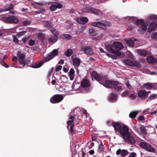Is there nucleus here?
Masks as SVG:
<instances>
[{
  "label": "nucleus",
  "mask_w": 157,
  "mask_h": 157,
  "mask_svg": "<svg viewBox=\"0 0 157 157\" xmlns=\"http://www.w3.org/2000/svg\"><path fill=\"white\" fill-rule=\"evenodd\" d=\"M121 153V151L120 149H119L116 151V154L117 155H119Z\"/></svg>",
  "instance_id": "62"
},
{
  "label": "nucleus",
  "mask_w": 157,
  "mask_h": 157,
  "mask_svg": "<svg viewBox=\"0 0 157 157\" xmlns=\"http://www.w3.org/2000/svg\"><path fill=\"white\" fill-rule=\"evenodd\" d=\"M145 150L149 152H154L155 150L154 148L152 147L151 145L147 143L146 145V147L144 148Z\"/></svg>",
  "instance_id": "28"
},
{
  "label": "nucleus",
  "mask_w": 157,
  "mask_h": 157,
  "mask_svg": "<svg viewBox=\"0 0 157 157\" xmlns=\"http://www.w3.org/2000/svg\"><path fill=\"white\" fill-rule=\"evenodd\" d=\"M129 91L128 90H125L121 94V96H123V94H129Z\"/></svg>",
  "instance_id": "59"
},
{
  "label": "nucleus",
  "mask_w": 157,
  "mask_h": 157,
  "mask_svg": "<svg viewBox=\"0 0 157 157\" xmlns=\"http://www.w3.org/2000/svg\"><path fill=\"white\" fill-rule=\"evenodd\" d=\"M75 70L73 68L70 69L69 72L68 76L70 77V80H74L75 78Z\"/></svg>",
  "instance_id": "25"
},
{
  "label": "nucleus",
  "mask_w": 157,
  "mask_h": 157,
  "mask_svg": "<svg viewBox=\"0 0 157 157\" xmlns=\"http://www.w3.org/2000/svg\"><path fill=\"white\" fill-rule=\"evenodd\" d=\"M147 19L149 20H151L157 21V15H156L150 14L147 16Z\"/></svg>",
  "instance_id": "30"
},
{
  "label": "nucleus",
  "mask_w": 157,
  "mask_h": 157,
  "mask_svg": "<svg viewBox=\"0 0 157 157\" xmlns=\"http://www.w3.org/2000/svg\"><path fill=\"white\" fill-rule=\"evenodd\" d=\"M112 125L114 128L115 130L119 132L122 127L121 125L119 124L114 122H112Z\"/></svg>",
  "instance_id": "23"
},
{
  "label": "nucleus",
  "mask_w": 157,
  "mask_h": 157,
  "mask_svg": "<svg viewBox=\"0 0 157 157\" xmlns=\"http://www.w3.org/2000/svg\"><path fill=\"white\" fill-rule=\"evenodd\" d=\"M59 51L58 49H54L52 52L48 54L47 56L44 57V61L47 62L52 59L58 54Z\"/></svg>",
  "instance_id": "9"
},
{
  "label": "nucleus",
  "mask_w": 157,
  "mask_h": 157,
  "mask_svg": "<svg viewBox=\"0 0 157 157\" xmlns=\"http://www.w3.org/2000/svg\"><path fill=\"white\" fill-rule=\"evenodd\" d=\"M16 13V12L15 11H14L13 10H10V13H11V14H15Z\"/></svg>",
  "instance_id": "63"
},
{
  "label": "nucleus",
  "mask_w": 157,
  "mask_h": 157,
  "mask_svg": "<svg viewBox=\"0 0 157 157\" xmlns=\"http://www.w3.org/2000/svg\"><path fill=\"white\" fill-rule=\"evenodd\" d=\"M128 154V152L127 150H123L121 151V155L122 156L124 157Z\"/></svg>",
  "instance_id": "40"
},
{
  "label": "nucleus",
  "mask_w": 157,
  "mask_h": 157,
  "mask_svg": "<svg viewBox=\"0 0 157 157\" xmlns=\"http://www.w3.org/2000/svg\"><path fill=\"white\" fill-rule=\"evenodd\" d=\"M44 24L45 26L47 27H50L51 25V23L47 21L44 22Z\"/></svg>",
  "instance_id": "49"
},
{
  "label": "nucleus",
  "mask_w": 157,
  "mask_h": 157,
  "mask_svg": "<svg viewBox=\"0 0 157 157\" xmlns=\"http://www.w3.org/2000/svg\"><path fill=\"white\" fill-rule=\"evenodd\" d=\"M139 129L140 130V132L143 134L145 135L147 133V132L145 127L143 125H141L139 127Z\"/></svg>",
  "instance_id": "32"
},
{
  "label": "nucleus",
  "mask_w": 157,
  "mask_h": 157,
  "mask_svg": "<svg viewBox=\"0 0 157 157\" xmlns=\"http://www.w3.org/2000/svg\"><path fill=\"white\" fill-rule=\"evenodd\" d=\"M147 71L146 72V73H147L148 74H150L151 75H154L156 73L155 71V72H150L149 70H147Z\"/></svg>",
  "instance_id": "55"
},
{
  "label": "nucleus",
  "mask_w": 157,
  "mask_h": 157,
  "mask_svg": "<svg viewBox=\"0 0 157 157\" xmlns=\"http://www.w3.org/2000/svg\"><path fill=\"white\" fill-rule=\"evenodd\" d=\"M105 47L108 52L114 55H112L107 53V56L109 57H111L113 59H117V56H120L121 55V52L120 51L113 49L112 47L110 44L106 45Z\"/></svg>",
  "instance_id": "4"
},
{
  "label": "nucleus",
  "mask_w": 157,
  "mask_h": 157,
  "mask_svg": "<svg viewBox=\"0 0 157 157\" xmlns=\"http://www.w3.org/2000/svg\"><path fill=\"white\" fill-rule=\"evenodd\" d=\"M151 37L152 39H157V32L152 33L151 35Z\"/></svg>",
  "instance_id": "42"
},
{
  "label": "nucleus",
  "mask_w": 157,
  "mask_h": 157,
  "mask_svg": "<svg viewBox=\"0 0 157 157\" xmlns=\"http://www.w3.org/2000/svg\"><path fill=\"white\" fill-rule=\"evenodd\" d=\"M126 85L127 86V87L129 89H131V86L130 84H129L128 81H127L126 82Z\"/></svg>",
  "instance_id": "58"
},
{
  "label": "nucleus",
  "mask_w": 157,
  "mask_h": 157,
  "mask_svg": "<svg viewBox=\"0 0 157 157\" xmlns=\"http://www.w3.org/2000/svg\"><path fill=\"white\" fill-rule=\"evenodd\" d=\"M91 77L92 79L94 78L100 84H102L104 86V84L105 81V80L106 79L105 76H103L98 75L96 71H94L91 74Z\"/></svg>",
  "instance_id": "5"
},
{
  "label": "nucleus",
  "mask_w": 157,
  "mask_h": 157,
  "mask_svg": "<svg viewBox=\"0 0 157 157\" xmlns=\"http://www.w3.org/2000/svg\"><path fill=\"white\" fill-rule=\"evenodd\" d=\"M26 31H22L20 32L19 33L17 34V36L18 37H20L21 36L24 35L26 33Z\"/></svg>",
  "instance_id": "44"
},
{
  "label": "nucleus",
  "mask_w": 157,
  "mask_h": 157,
  "mask_svg": "<svg viewBox=\"0 0 157 157\" xmlns=\"http://www.w3.org/2000/svg\"><path fill=\"white\" fill-rule=\"evenodd\" d=\"M35 41L33 40H31L29 41V45L30 46H32L35 44Z\"/></svg>",
  "instance_id": "51"
},
{
  "label": "nucleus",
  "mask_w": 157,
  "mask_h": 157,
  "mask_svg": "<svg viewBox=\"0 0 157 157\" xmlns=\"http://www.w3.org/2000/svg\"><path fill=\"white\" fill-rule=\"evenodd\" d=\"M56 3V7H57V9L58 8L60 9V8H62L63 6L61 4L58 3Z\"/></svg>",
  "instance_id": "56"
},
{
  "label": "nucleus",
  "mask_w": 157,
  "mask_h": 157,
  "mask_svg": "<svg viewBox=\"0 0 157 157\" xmlns=\"http://www.w3.org/2000/svg\"><path fill=\"white\" fill-rule=\"evenodd\" d=\"M63 98L62 95L56 94L51 98L50 101L52 103H56L60 102Z\"/></svg>",
  "instance_id": "11"
},
{
  "label": "nucleus",
  "mask_w": 157,
  "mask_h": 157,
  "mask_svg": "<svg viewBox=\"0 0 157 157\" xmlns=\"http://www.w3.org/2000/svg\"><path fill=\"white\" fill-rule=\"evenodd\" d=\"M17 56L19 58V61L20 64L23 65L24 67L25 65V62L24 60V59L25 57V55L23 53H21L20 52H18L17 53Z\"/></svg>",
  "instance_id": "16"
},
{
  "label": "nucleus",
  "mask_w": 157,
  "mask_h": 157,
  "mask_svg": "<svg viewBox=\"0 0 157 157\" xmlns=\"http://www.w3.org/2000/svg\"><path fill=\"white\" fill-rule=\"evenodd\" d=\"M119 133L122 135L123 138L129 133L128 132V128L127 126L124 125L122 127Z\"/></svg>",
  "instance_id": "14"
},
{
  "label": "nucleus",
  "mask_w": 157,
  "mask_h": 157,
  "mask_svg": "<svg viewBox=\"0 0 157 157\" xmlns=\"http://www.w3.org/2000/svg\"><path fill=\"white\" fill-rule=\"evenodd\" d=\"M72 52V50L71 49H68L66 52V55L67 57H69L71 55Z\"/></svg>",
  "instance_id": "39"
},
{
  "label": "nucleus",
  "mask_w": 157,
  "mask_h": 157,
  "mask_svg": "<svg viewBox=\"0 0 157 157\" xmlns=\"http://www.w3.org/2000/svg\"><path fill=\"white\" fill-rule=\"evenodd\" d=\"M90 85V83L89 80L86 78H84L82 81L81 86L83 88H87Z\"/></svg>",
  "instance_id": "19"
},
{
  "label": "nucleus",
  "mask_w": 157,
  "mask_h": 157,
  "mask_svg": "<svg viewBox=\"0 0 157 157\" xmlns=\"http://www.w3.org/2000/svg\"><path fill=\"white\" fill-rule=\"evenodd\" d=\"M89 32L90 35L92 36L96 35L97 34V32L92 29H90Z\"/></svg>",
  "instance_id": "37"
},
{
  "label": "nucleus",
  "mask_w": 157,
  "mask_h": 157,
  "mask_svg": "<svg viewBox=\"0 0 157 157\" xmlns=\"http://www.w3.org/2000/svg\"><path fill=\"white\" fill-rule=\"evenodd\" d=\"M147 59L148 62L150 63H153L156 62L157 60L153 57L148 56L147 57Z\"/></svg>",
  "instance_id": "31"
},
{
  "label": "nucleus",
  "mask_w": 157,
  "mask_h": 157,
  "mask_svg": "<svg viewBox=\"0 0 157 157\" xmlns=\"http://www.w3.org/2000/svg\"><path fill=\"white\" fill-rule=\"evenodd\" d=\"M144 117L143 116H139L137 119L138 121H141L144 120Z\"/></svg>",
  "instance_id": "54"
},
{
  "label": "nucleus",
  "mask_w": 157,
  "mask_h": 157,
  "mask_svg": "<svg viewBox=\"0 0 157 157\" xmlns=\"http://www.w3.org/2000/svg\"><path fill=\"white\" fill-rule=\"evenodd\" d=\"M147 28L146 25L145 24H143L138 29V31L140 33L142 34L144 33L147 30Z\"/></svg>",
  "instance_id": "24"
},
{
  "label": "nucleus",
  "mask_w": 157,
  "mask_h": 157,
  "mask_svg": "<svg viewBox=\"0 0 157 157\" xmlns=\"http://www.w3.org/2000/svg\"><path fill=\"white\" fill-rule=\"evenodd\" d=\"M123 138L128 144H133L136 143V140L135 138L131 136L130 133L127 135Z\"/></svg>",
  "instance_id": "12"
},
{
  "label": "nucleus",
  "mask_w": 157,
  "mask_h": 157,
  "mask_svg": "<svg viewBox=\"0 0 157 157\" xmlns=\"http://www.w3.org/2000/svg\"><path fill=\"white\" fill-rule=\"evenodd\" d=\"M71 60L73 65L75 67H78L80 63L81 60L79 58L75 55H73L71 56Z\"/></svg>",
  "instance_id": "15"
},
{
  "label": "nucleus",
  "mask_w": 157,
  "mask_h": 157,
  "mask_svg": "<svg viewBox=\"0 0 157 157\" xmlns=\"http://www.w3.org/2000/svg\"><path fill=\"white\" fill-rule=\"evenodd\" d=\"M80 51H83L85 53L90 55H91L93 53V52L90 47L86 46L85 45L81 46Z\"/></svg>",
  "instance_id": "13"
},
{
  "label": "nucleus",
  "mask_w": 157,
  "mask_h": 157,
  "mask_svg": "<svg viewBox=\"0 0 157 157\" xmlns=\"http://www.w3.org/2000/svg\"><path fill=\"white\" fill-rule=\"evenodd\" d=\"M138 95L141 99L144 100L147 96V93L146 90H141L138 93Z\"/></svg>",
  "instance_id": "18"
},
{
  "label": "nucleus",
  "mask_w": 157,
  "mask_h": 157,
  "mask_svg": "<svg viewBox=\"0 0 157 157\" xmlns=\"http://www.w3.org/2000/svg\"><path fill=\"white\" fill-rule=\"evenodd\" d=\"M13 41L14 42L16 43H18L19 41L18 39L16 37L14 38Z\"/></svg>",
  "instance_id": "61"
},
{
  "label": "nucleus",
  "mask_w": 157,
  "mask_h": 157,
  "mask_svg": "<svg viewBox=\"0 0 157 157\" xmlns=\"http://www.w3.org/2000/svg\"><path fill=\"white\" fill-rule=\"evenodd\" d=\"M113 45H111L112 47V48H113L117 50V51L123 48V44L120 42L114 41L112 44Z\"/></svg>",
  "instance_id": "17"
},
{
  "label": "nucleus",
  "mask_w": 157,
  "mask_h": 157,
  "mask_svg": "<svg viewBox=\"0 0 157 157\" xmlns=\"http://www.w3.org/2000/svg\"><path fill=\"white\" fill-rule=\"evenodd\" d=\"M147 144V143L146 142H141L139 143V145L141 147L144 148Z\"/></svg>",
  "instance_id": "46"
},
{
  "label": "nucleus",
  "mask_w": 157,
  "mask_h": 157,
  "mask_svg": "<svg viewBox=\"0 0 157 157\" xmlns=\"http://www.w3.org/2000/svg\"><path fill=\"white\" fill-rule=\"evenodd\" d=\"M157 97V95L156 94H152L149 97L148 99L147 100V101H148L149 100H152L156 99Z\"/></svg>",
  "instance_id": "36"
},
{
  "label": "nucleus",
  "mask_w": 157,
  "mask_h": 157,
  "mask_svg": "<svg viewBox=\"0 0 157 157\" xmlns=\"http://www.w3.org/2000/svg\"><path fill=\"white\" fill-rule=\"evenodd\" d=\"M88 19L87 17H80L76 19L77 22L80 24H84L87 22Z\"/></svg>",
  "instance_id": "20"
},
{
  "label": "nucleus",
  "mask_w": 157,
  "mask_h": 157,
  "mask_svg": "<svg viewBox=\"0 0 157 157\" xmlns=\"http://www.w3.org/2000/svg\"><path fill=\"white\" fill-rule=\"evenodd\" d=\"M124 62L125 64L129 66H133L134 65L133 63L129 59H125L124 60Z\"/></svg>",
  "instance_id": "34"
},
{
  "label": "nucleus",
  "mask_w": 157,
  "mask_h": 157,
  "mask_svg": "<svg viewBox=\"0 0 157 157\" xmlns=\"http://www.w3.org/2000/svg\"><path fill=\"white\" fill-rule=\"evenodd\" d=\"M137 53L141 56H146L148 53V52L144 50H138Z\"/></svg>",
  "instance_id": "29"
},
{
  "label": "nucleus",
  "mask_w": 157,
  "mask_h": 157,
  "mask_svg": "<svg viewBox=\"0 0 157 157\" xmlns=\"http://www.w3.org/2000/svg\"><path fill=\"white\" fill-rule=\"evenodd\" d=\"M64 63V61L62 59H61L60 61L58 63L60 64H63Z\"/></svg>",
  "instance_id": "64"
},
{
  "label": "nucleus",
  "mask_w": 157,
  "mask_h": 157,
  "mask_svg": "<svg viewBox=\"0 0 157 157\" xmlns=\"http://www.w3.org/2000/svg\"><path fill=\"white\" fill-rule=\"evenodd\" d=\"M136 154L134 152H132L129 155L130 157H136Z\"/></svg>",
  "instance_id": "53"
},
{
  "label": "nucleus",
  "mask_w": 157,
  "mask_h": 157,
  "mask_svg": "<svg viewBox=\"0 0 157 157\" xmlns=\"http://www.w3.org/2000/svg\"><path fill=\"white\" fill-rule=\"evenodd\" d=\"M81 111L82 112V113L85 114L86 117H87L86 114H87V112L86 110H85L84 109H81Z\"/></svg>",
  "instance_id": "60"
},
{
  "label": "nucleus",
  "mask_w": 157,
  "mask_h": 157,
  "mask_svg": "<svg viewBox=\"0 0 157 157\" xmlns=\"http://www.w3.org/2000/svg\"><path fill=\"white\" fill-rule=\"evenodd\" d=\"M61 37L63 39L70 40L71 38V36L68 34H65L61 35Z\"/></svg>",
  "instance_id": "38"
},
{
  "label": "nucleus",
  "mask_w": 157,
  "mask_h": 157,
  "mask_svg": "<svg viewBox=\"0 0 157 157\" xmlns=\"http://www.w3.org/2000/svg\"><path fill=\"white\" fill-rule=\"evenodd\" d=\"M143 87L147 90H148L153 88L154 86L152 83H147L144 84L143 85Z\"/></svg>",
  "instance_id": "27"
},
{
  "label": "nucleus",
  "mask_w": 157,
  "mask_h": 157,
  "mask_svg": "<svg viewBox=\"0 0 157 157\" xmlns=\"http://www.w3.org/2000/svg\"><path fill=\"white\" fill-rule=\"evenodd\" d=\"M83 12L85 13L94 14L97 15H101L102 12L99 10L96 9L92 6H88L83 9Z\"/></svg>",
  "instance_id": "7"
},
{
  "label": "nucleus",
  "mask_w": 157,
  "mask_h": 157,
  "mask_svg": "<svg viewBox=\"0 0 157 157\" xmlns=\"http://www.w3.org/2000/svg\"><path fill=\"white\" fill-rule=\"evenodd\" d=\"M79 109H80L78 108H76L74 110V114L72 112L70 113V115L71 116L69 118V120L67 122V127L68 128L69 126H70V131L71 134H74V131L73 130V128L74 125L75 123V121L74 120V116L75 117H76L77 116V114H75V113H77V111H78V110Z\"/></svg>",
  "instance_id": "3"
},
{
  "label": "nucleus",
  "mask_w": 157,
  "mask_h": 157,
  "mask_svg": "<svg viewBox=\"0 0 157 157\" xmlns=\"http://www.w3.org/2000/svg\"><path fill=\"white\" fill-rule=\"evenodd\" d=\"M136 93L131 94L128 95L129 98L131 100H133L136 98Z\"/></svg>",
  "instance_id": "41"
},
{
  "label": "nucleus",
  "mask_w": 157,
  "mask_h": 157,
  "mask_svg": "<svg viewBox=\"0 0 157 157\" xmlns=\"http://www.w3.org/2000/svg\"><path fill=\"white\" fill-rule=\"evenodd\" d=\"M150 109L149 108L146 109L144 111L143 113L146 114L150 113Z\"/></svg>",
  "instance_id": "52"
},
{
  "label": "nucleus",
  "mask_w": 157,
  "mask_h": 157,
  "mask_svg": "<svg viewBox=\"0 0 157 157\" xmlns=\"http://www.w3.org/2000/svg\"><path fill=\"white\" fill-rule=\"evenodd\" d=\"M31 21L29 20H25L22 22V24L24 25H28L30 24Z\"/></svg>",
  "instance_id": "45"
},
{
  "label": "nucleus",
  "mask_w": 157,
  "mask_h": 157,
  "mask_svg": "<svg viewBox=\"0 0 157 157\" xmlns=\"http://www.w3.org/2000/svg\"><path fill=\"white\" fill-rule=\"evenodd\" d=\"M43 63L44 62L43 61H40L32 65L31 67L33 68H38L42 66Z\"/></svg>",
  "instance_id": "33"
},
{
  "label": "nucleus",
  "mask_w": 157,
  "mask_h": 157,
  "mask_svg": "<svg viewBox=\"0 0 157 157\" xmlns=\"http://www.w3.org/2000/svg\"><path fill=\"white\" fill-rule=\"evenodd\" d=\"M50 30L54 35L53 36H52L48 39L49 42L55 43L58 40V33L57 30L55 28H51Z\"/></svg>",
  "instance_id": "10"
},
{
  "label": "nucleus",
  "mask_w": 157,
  "mask_h": 157,
  "mask_svg": "<svg viewBox=\"0 0 157 157\" xmlns=\"http://www.w3.org/2000/svg\"><path fill=\"white\" fill-rule=\"evenodd\" d=\"M50 10L52 11H54L57 9L56 3L52 5L50 7Z\"/></svg>",
  "instance_id": "43"
},
{
  "label": "nucleus",
  "mask_w": 157,
  "mask_h": 157,
  "mask_svg": "<svg viewBox=\"0 0 157 157\" xmlns=\"http://www.w3.org/2000/svg\"><path fill=\"white\" fill-rule=\"evenodd\" d=\"M117 99V95L111 94L109 97V99L110 101L114 102L116 101Z\"/></svg>",
  "instance_id": "26"
},
{
  "label": "nucleus",
  "mask_w": 157,
  "mask_h": 157,
  "mask_svg": "<svg viewBox=\"0 0 157 157\" xmlns=\"http://www.w3.org/2000/svg\"><path fill=\"white\" fill-rule=\"evenodd\" d=\"M104 86L108 88H113L118 91L122 90V84L118 82L113 80H106L104 84Z\"/></svg>",
  "instance_id": "2"
},
{
  "label": "nucleus",
  "mask_w": 157,
  "mask_h": 157,
  "mask_svg": "<svg viewBox=\"0 0 157 157\" xmlns=\"http://www.w3.org/2000/svg\"><path fill=\"white\" fill-rule=\"evenodd\" d=\"M14 7V5L13 4H11L8 8L7 9H6V11L10 10L13 9Z\"/></svg>",
  "instance_id": "47"
},
{
  "label": "nucleus",
  "mask_w": 157,
  "mask_h": 157,
  "mask_svg": "<svg viewBox=\"0 0 157 157\" xmlns=\"http://www.w3.org/2000/svg\"><path fill=\"white\" fill-rule=\"evenodd\" d=\"M139 112L138 111H133L130 113L129 114V117L131 118H134L137 115Z\"/></svg>",
  "instance_id": "35"
},
{
  "label": "nucleus",
  "mask_w": 157,
  "mask_h": 157,
  "mask_svg": "<svg viewBox=\"0 0 157 157\" xmlns=\"http://www.w3.org/2000/svg\"><path fill=\"white\" fill-rule=\"evenodd\" d=\"M91 25L95 27H99L104 29H106V26H109L111 24L110 22L107 21H103L102 22H92Z\"/></svg>",
  "instance_id": "8"
},
{
  "label": "nucleus",
  "mask_w": 157,
  "mask_h": 157,
  "mask_svg": "<svg viewBox=\"0 0 157 157\" xmlns=\"http://www.w3.org/2000/svg\"><path fill=\"white\" fill-rule=\"evenodd\" d=\"M157 26V24L155 22H153L149 25L148 27L147 31L148 32H151L154 31Z\"/></svg>",
  "instance_id": "21"
},
{
  "label": "nucleus",
  "mask_w": 157,
  "mask_h": 157,
  "mask_svg": "<svg viewBox=\"0 0 157 157\" xmlns=\"http://www.w3.org/2000/svg\"><path fill=\"white\" fill-rule=\"evenodd\" d=\"M0 20H2L6 22L12 23H16L19 21L18 18L13 16L9 17L1 16H0Z\"/></svg>",
  "instance_id": "6"
},
{
  "label": "nucleus",
  "mask_w": 157,
  "mask_h": 157,
  "mask_svg": "<svg viewBox=\"0 0 157 157\" xmlns=\"http://www.w3.org/2000/svg\"><path fill=\"white\" fill-rule=\"evenodd\" d=\"M62 67L61 65H58L56 68V71H58L60 70L62 68Z\"/></svg>",
  "instance_id": "57"
},
{
  "label": "nucleus",
  "mask_w": 157,
  "mask_h": 157,
  "mask_svg": "<svg viewBox=\"0 0 157 157\" xmlns=\"http://www.w3.org/2000/svg\"><path fill=\"white\" fill-rule=\"evenodd\" d=\"M125 22H128L127 29L129 31H131L134 28L133 25L136 24L137 25H141L144 23L143 21L140 19L137 20L136 17H124Z\"/></svg>",
  "instance_id": "1"
},
{
  "label": "nucleus",
  "mask_w": 157,
  "mask_h": 157,
  "mask_svg": "<svg viewBox=\"0 0 157 157\" xmlns=\"http://www.w3.org/2000/svg\"><path fill=\"white\" fill-rule=\"evenodd\" d=\"M104 145L102 144H101L99 145V147L98 149L100 151H101L103 150L104 149Z\"/></svg>",
  "instance_id": "50"
},
{
  "label": "nucleus",
  "mask_w": 157,
  "mask_h": 157,
  "mask_svg": "<svg viewBox=\"0 0 157 157\" xmlns=\"http://www.w3.org/2000/svg\"><path fill=\"white\" fill-rule=\"evenodd\" d=\"M125 41L127 44L128 45L129 47H134V45L133 41H137V40L133 38L132 39H126Z\"/></svg>",
  "instance_id": "22"
},
{
  "label": "nucleus",
  "mask_w": 157,
  "mask_h": 157,
  "mask_svg": "<svg viewBox=\"0 0 157 157\" xmlns=\"http://www.w3.org/2000/svg\"><path fill=\"white\" fill-rule=\"evenodd\" d=\"M133 128L134 130L138 134H140L141 132L140 131H139V128H138L136 126H135L133 127Z\"/></svg>",
  "instance_id": "48"
}]
</instances>
